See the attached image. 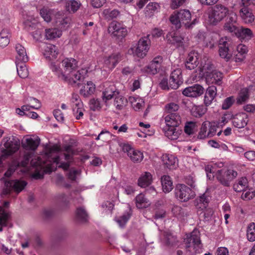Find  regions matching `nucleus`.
<instances>
[{
    "label": "nucleus",
    "mask_w": 255,
    "mask_h": 255,
    "mask_svg": "<svg viewBox=\"0 0 255 255\" xmlns=\"http://www.w3.org/2000/svg\"><path fill=\"white\" fill-rule=\"evenodd\" d=\"M72 150L70 146H66L62 150L59 146L54 144L46 146L45 153L37 159H32L29 165V160L32 152L27 151L24 155L23 160L17 163L14 161L5 172L4 176L10 177L17 169L20 168L23 173H30L32 178L39 179L43 178L44 173H50L56 169L57 167L64 170L69 167L68 161L70 159Z\"/></svg>",
    "instance_id": "nucleus-1"
},
{
    "label": "nucleus",
    "mask_w": 255,
    "mask_h": 255,
    "mask_svg": "<svg viewBox=\"0 0 255 255\" xmlns=\"http://www.w3.org/2000/svg\"><path fill=\"white\" fill-rule=\"evenodd\" d=\"M61 64V67L59 63L52 62L50 68L59 79L71 85H78L84 79V72L86 74L88 72L84 69L77 70L78 62L73 58H66Z\"/></svg>",
    "instance_id": "nucleus-2"
},
{
    "label": "nucleus",
    "mask_w": 255,
    "mask_h": 255,
    "mask_svg": "<svg viewBox=\"0 0 255 255\" xmlns=\"http://www.w3.org/2000/svg\"><path fill=\"white\" fill-rule=\"evenodd\" d=\"M224 163L221 161L211 163L205 167L207 177L212 179L214 177L223 185L229 186L230 182L237 177V172L233 170L223 167Z\"/></svg>",
    "instance_id": "nucleus-3"
},
{
    "label": "nucleus",
    "mask_w": 255,
    "mask_h": 255,
    "mask_svg": "<svg viewBox=\"0 0 255 255\" xmlns=\"http://www.w3.org/2000/svg\"><path fill=\"white\" fill-rule=\"evenodd\" d=\"M198 68L200 75L205 77L208 84H215L220 85L222 84L223 73L216 70L212 69L213 65L207 57L203 58Z\"/></svg>",
    "instance_id": "nucleus-4"
},
{
    "label": "nucleus",
    "mask_w": 255,
    "mask_h": 255,
    "mask_svg": "<svg viewBox=\"0 0 255 255\" xmlns=\"http://www.w3.org/2000/svg\"><path fill=\"white\" fill-rule=\"evenodd\" d=\"M165 126L163 130L165 135L171 140H176L182 133L179 127L181 124V117L177 113H170L165 118Z\"/></svg>",
    "instance_id": "nucleus-5"
},
{
    "label": "nucleus",
    "mask_w": 255,
    "mask_h": 255,
    "mask_svg": "<svg viewBox=\"0 0 255 255\" xmlns=\"http://www.w3.org/2000/svg\"><path fill=\"white\" fill-rule=\"evenodd\" d=\"M191 13L186 9L175 10L169 17L170 22L177 28H179L182 25H184L187 28H191L198 22L196 18L194 19L191 22Z\"/></svg>",
    "instance_id": "nucleus-6"
},
{
    "label": "nucleus",
    "mask_w": 255,
    "mask_h": 255,
    "mask_svg": "<svg viewBox=\"0 0 255 255\" xmlns=\"http://www.w3.org/2000/svg\"><path fill=\"white\" fill-rule=\"evenodd\" d=\"M185 249L187 255H194L201 250L200 233L197 230H194L184 240Z\"/></svg>",
    "instance_id": "nucleus-7"
},
{
    "label": "nucleus",
    "mask_w": 255,
    "mask_h": 255,
    "mask_svg": "<svg viewBox=\"0 0 255 255\" xmlns=\"http://www.w3.org/2000/svg\"><path fill=\"white\" fill-rule=\"evenodd\" d=\"M229 13L227 7L221 4H217L208 11V21L211 24L216 25L222 21Z\"/></svg>",
    "instance_id": "nucleus-8"
},
{
    "label": "nucleus",
    "mask_w": 255,
    "mask_h": 255,
    "mask_svg": "<svg viewBox=\"0 0 255 255\" xmlns=\"http://www.w3.org/2000/svg\"><path fill=\"white\" fill-rule=\"evenodd\" d=\"M150 40L149 35L141 37L134 46H132L128 50V53L132 54L139 58L144 57L150 46Z\"/></svg>",
    "instance_id": "nucleus-9"
},
{
    "label": "nucleus",
    "mask_w": 255,
    "mask_h": 255,
    "mask_svg": "<svg viewBox=\"0 0 255 255\" xmlns=\"http://www.w3.org/2000/svg\"><path fill=\"white\" fill-rule=\"evenodd\" d=\"M175 198L181 202H186L195 197V192L184 184H177L175 187Z\"/></svg>",
    "instance_id": "nucleus-10"
},
{
    "label": "nucleus",
    "mask_w": 255,
    "mask_h": 255,
    "mask_svg": "<svg viewBox=\"0 0 255 255\" xmlns=\"http://www.w3.org/2000/svg\"><path fill=\"white\" fill-rule=\"evenodd\" d=\"M232 41L227 37H222L219 41V53L220 56L227 61L229 60L233 56V53L230 48Z\"/></svg>",
    "instance_id": "nucleus-11"
},
{
    "label": "nucleus",
    "mask_w": 255,
    "mask_h": 255,
    "mask_svg": "<svg viewBox=\"0 0 255 255\" xmlns=\"http://www.w3.org/2000/svg\"><path fill=\"white\" fill-rule=\"evenodd\" d=\"M2 142L4 148L2 150L3 155H10L17 151L19 148V141L13 136L5 137Z\"/></svg>",
    "instance_id": "nucleus-12"
},
{
    "label": "nucleus",
    "mask_w": 255,
    "mask_h": 255,
    "mask_svg": "<svg viewBox=\"0 0 255 255\" xmlns=\"http://www.w3.org/2000/svg\"><path fill=\"white\" fill-rule=\"evenodd\" d=\"M162 62V57L157 56L153 59L148 65L143 67L141 69V71L145 74L154 75L157 73L160 69Z\"/></svg>",
    "instance_id": "nucleus-13"
},
{
    "label": "nucleus",
    "mask_w": 255,
    "mask_h": 255,
    "mask_svg": "<svg viewBox=\"0 0 255 255\" xmlns=\"http://www.w3.org/2000/svg\"><path fill=\"white\" fill-rule=\"evenodd\" d=\"M108 32L113 37L122 38L128 33L127 27L117 21L112 22L108 27Z\"/></svg>",
    "instance_id": "nucleus-14"
},
{
    "label": "nucleus",
    "mask_w": 255,
    "mask_h": 255,
    "mask_svg": "<svg viewBox=\"0 0 255 255\" xmlns=\"http://www.w3.org/2000/svg\"><path fill=\"white\" fill-rule=\"evenodd\" d=\"M27 185L26 182L21 180H14L11 181H5V189H4L3 193L4 194H9L11 190H14L16 193L21 192Z\"/></svg>",
    "instance_id": "nucleus-15"
},
{
    "label": "nucleus",
    "mask_w": 255,
    "mask_h": 255,
    "mask_svg": "<svg viewBox=\"0 0 255 255\" xmlns=\"http://www.w3.org/2000/svg\"><path fill=\"white\" fill-rule=\"evenodd\" d=\"M42 53L45 58L48 61L55 60L58 54V48L51 44L42 43L40 45Z\"/></svg>",
    "instance_id": "nucleus-16"
},
{
    "label": "nucleus",
    "mask_w": 255,
    "mask_h": 255,
    "mask_svg": "<svg viewBox=\"0 0 255 255\" xmlns=\"http://www.w3.org/2000/svg\"><path fill=\"white\" fill-rule=\"evenodd\" d=\"M123 149L134 163H139L143 159V153L141 151L134 149L128 144H124Z\"/></svg>",
    "instance_id": "nucleus-17"
},
{
    "label": "nucleus",
    "mask_w": 255,
    "mask_h": 255,
    "mask_svg": "<svg viewBox=\"0 0 255 255\" xmlns=\"http://www.w3.org/2000/svg\"><path fill=\"white\" fill-rule=\"evenodd\" d=\"M171 89H177L183 83L182 71L180 69H176L172 71L169 79Z\"/></svg>",
    "instance_id": "nucleus-18"
},
{
    "label": "nucleus",
    "mask_w": 255,
    "mask_h": 255,
    "mask_svg": "<svg viewBox=\"0 0 255 255\" xmlns=\"http://www.w3.org/2000/svg\"><path fill=\"white\" fill-rule=\"evenodd\" d=\"M199 57L200 55L198 52L195 51L190 52L188 54L185 62L186 68L189 70H192L195 68L198 65L199 66L201 62L200 61V63L199 62Z\"/></svg>",
    "instance_id": "nucleus-19"
},
{
    "label": "nucleus",
    "mask_w": 255,
    "mask_h": 255,
    "mask_svg": "<svg viewBox=\"0 0 255 255\" xmlns=\"http://www.w3.org/2000/svg\"><path fill=\"white\" fill-rule=\"evenodd\" d=\"M204 91V89L202 86L195 84L185 88L182 91V94L186 97L196 98L202 95Z\"/></svg>",
    "instance_id": "nucleus-20"
},
{
    "label": "nucleus",
    "mask_w": 255,
    "mask_h": 255,
    "mask_svg": "<svg viewBox=\"0 0 255 255\" xmlns=\"http://www.w3.org/2000/svg\"><path fill=\"white\" fill-rule=\"evenodd\" d=\"M121 60V55L119 53H114L109 56L103 58L104 66L110 70L113 69Z\"/></svg>",
    "instance_id": "nucleus-21"
},
{
    "label": "nucleus",
    "mask_w": 255,
    "mask_h": 255,
    "mask_svg": "<svg viewBox=\"0 0 255 255\" xmlns=\"http://www.w3.org/2000/svg\"><path fill=\"white\" fill-rule=\"evenodd\" d=\"M248 122V116L245 113H239L236 115L232 119L233 125L239 128L245 127Z\"/></svg>",
    "instance_id": "nucleus-22"
},
{
    "label": "nucleus",
    "mask_w": 255,
    "mask_h": 255,
    "mask_svg": "<svg viewBox=\"0 0 255 255\" xmlns=\"http://www.w3.org/2000/svg\"><path fill=\"white\" fill-rule=\"evenodd\" d=\"M9 203L4 201L0 205V225L3 226H8L9 225V220L10 219V214L8 211L4 208L8 206Z\"/></svg>",
    "instance_id": "nucleus-23"
},
{
    "label": "nucleus",
    "mask_w": 255,
    "mask_h": 255,
    "mask_svg": "<svg viewBox=\"0 0 255 255\" xmlns=\"http://www.w3.org/2000/svg\"><path fill=\"white\" fill-rule=\"evenodd\" d=\"M162 161L165 166L170 169H175L178 166L177 158L172 154L167 153L163 154Z\"/></svg>",
    "instance_id": "nucleus-24"
},
{
    "label": "nucleus",
    "mask_w": 255,
    "mask_h": 255,
    "mask_svg": "<svg viewBox=\"0 0 255 255\" xmlns=\"http://www.w3.org/2000/svg\"><path fill=\"white\" fill-rule=\"evenodd\" d=\"M239 15L246 24L252 23L255 20V15L249 7H242L239 11Z\"/></svg>",
    "instance_id": "nucleus-25"
},
{
    "label": "nucleus",
    "mask_w": 255,
    "mask_h": 255,
    "mask_svg": "<svg viewBox=\"0 0 255 255\" xmlns=\"http://www.w3.org/2000/svg\"><path fill=\"white\" fill-rule=\"evenodd\" d=\"M40 140L37 137H27L23 140L22 146L26 150L34 151L37 149Z\"/></svg>",
    "instance_id": "nucleus-26"
},
{
    "label": "nucleus",
    "mask_w": 255,
    "mask_h": 255,
    "mask_svg": "<svg viewBox=\"0 0 255 255\" xmlns=\"http://www.w3.org/2000/svg\"><path fill=\"white\" fill-rule=\"evenodd\" d=\"M217 95V88L215 86L209 87L206 91L204 103L206 107L210 105Z\"/></svg>",
    "instance_id": "nucleus-27"
},
{
    "label": "nucleus",
    "mask_w": 255,
    "mask_h": 255,
    "mask_svg": "<svg viewBox=\"0 0 255 255\" xmlns=\"http://www.w3.org/2000/svg\"><path fill=\"white\" fill-rule=\"evenodd\" d=\"M15 50L17 53L16 59L17 62H26L28 60L25 48L21 44L15 45Z\"/></svg>",
    "instance_id": "nucleus-28"
},
{
    "label": "nucleus",
    "mask_w": 255,
    "mask_h": 255,
    "mask_svg": "<svg viewBox=\"0 0 255 255\" xmlns=\"http://www.w3.org/2000/svg\"><path fill=\"white\" fill-rule=\"evenodd\" d=\"M96 90L95 85L92 81H87L80 90V94L85 97L93 94Z\"/></svg>",
    "instance_id": "nucleus-29"
},
{
    "label": "nucleus",
    "mask_w": 255,
    "mask_h": 255,
    "mask_svg": "<svg viewBox=\"0 0 255 255\" xmlns=\"http://www.w3.org/2000/svg\"><path fill=\"white\" fill-rule=\"evenodd\" d=\"M152 182V176L150 172H144L138 180V184L142 188L149 186Z\"/></svg>",
    "instance_id": "nucleus-30"
},
{
    "label": "nucleus",
    "mask_w": 255,
    "mask_h": 255,
    "mask_svg": "<svg viewBox=\"0 0 255 255\" xmlns=\"http://www.w3.org/2000/svg\"><path fill=\"white\" fill-rule=\"evenodd\" d=\"M235 34L238 37L243 39L249 40L253 37V33L250 29L243 27L237 28Z\"/></svg>",
    "instance_id": "nucleus-31"
},
{
    "label": "nucleus",
    "mask_w": 255,
    "mask_h": 255,
    "mask_svg": "<svg viewBox=\"0 0 255 255\" xmlns=\"http://www.w3.org/2000/svg\"><path fill=\"white\" fill-rule=\"evenodd\" d=\"M119 93V92L115 90V88L114 86H110L103 91L102 94L103 100L105 103H107L112 98H115Z\"/></svg>",
    "instance_id": "nucleus-32"
},
{
    "label": "nucleus",
    "mask_w": 255,
    "mask_h": 255,
    "mask_svg": "<svg viewBox=\"0 0 255 255\" xmlns=\"http://www.w3.org/2000/svg\"><path fill=\"white\" fill-rule=\"evenodd\" d=\"M161 182L162 190L164 193H169L173 189V182L170 176H163L161 178Z\"/></svg>",
    "instance_id": "nucleus-33"
},
{
    "label": "nucleus",
    "mask_w": 255,
    "mask_h": 255,
    "mask_svg": "<svg viewBox=\"0 0 255 255\" xmlns=\"http://www.w3.org/2000/svg\"><path fill=\"white\" fill-rule=\"evenodd\" d=\"M135 204L138 208L142 209L148 207L150 205V202L145 197L143 194L140 193L135 198Z\"/></svg>",
    "instance_id": "nucleus-34"
},
{
    "label": "nucleus",
    "mask_w": 255,
    "mask_h": 255,
    "mask_svg": "<svg viewBox=\"0 0 255 255\" xmlns=\"http://www.w3.org/2000/svg\"><path fill=\"white\" fill-rule=\"evenodd\" d=\"M166 39L169 42L176 44L177 46L182 45L183 40L182 37L174 31L169 32L166 35Z\"/></svg>",
    "instance_id": "nucleus-35"
},
{
    "label": "nucleus",
    "mask_w": 255,
    "mask_h": 255,
    "mask_svg": "<svg viewBox=\"0 0 255 255\" xmlns=\"http://www.w3.org/2000/svg\"><path fill=\"white\" fill-rule=\"evenodd\" d=\"M128 100L135 111L140 110L144 104L143 100L138 96H130Z\"/></svg>",
    "instance_id": "nucleus-36"
},
{
    "label": "nucleus",
    "mask_w": 255,
    "mask_h": 255,
    "mask_svg": "<svg viewBox=\"0 0 255 255\" xmlns=\"http://www.w3.org/2000/svg\"><path fill=\"white\" fill-rule=\"evenodd\" d=\"M251 88V87H249L241 90L237 98V102L238 104H243L249 99Z\"/></svg>",
    "instance_id": "nucleus-37"
},
{
    "label": "nucleus",
    "mask_w": 255,
    "mask_h": 255,
    "mask_svg": "<svg viewBox=\"0 0 255 255\" xmlns=\"http://www.w3.org/2000/svg\"><path fill=\"white\" fill-rule=\"evenodd\" d=\"M237 51L238 54L236 55V61L240 62L243 61L248 51L247 46L244 44H239L237 47Z\"/></svg>",
    "instance_id": "nucleus-38"
},
{
    "label": "nucleus",
    "mask_w": 255,
    "mask_h": 255,
    "mask_svg": "<svg viewBox=\"0 0 255 255\" xmlns=\"http://www.w3.org/2000/svg\"><path fill=\"white\" fill-rule=\"evenodd\" d=\"M160 5L157 2H149L145 8V14L148 17L152 16L154 13L157 12L160 9Z\"/></svg>",
    "instance_id": "nucleus-39"
},
{
    "label": "nucleus",
    "mask_w": 255,
    "mask_h": 255,
    "mask_svg": "<svg viewBox=\"0 0 255 255\" xmlns=\"http://www.w3.org/2000/svg\"><path fill=\"white\" fill-rule=\"evenodd\" d=\"M40 15L45 21L49 22L51 21L54 15V11L53 9L46 7H43L40 10Z\"/></svg>",
    "instance_id": "nucleus-40"
},
{
    "label": "nucleus",
    "mask_w": 255,
    "mask_h": 255,
    "mask_svg": "<svg viewBox=\"0 0 255 255\" xmlns=\"http://www.w3.org/2000/svg\"><path fill=\"white\" fill-rule=\"evenodd\" d=\"M210 198V197L208 195L207 192L204 193L199 196V198L197 199V207L201 209V210L206 209Z\"/></svg>",
    "instance_id": "nucleus-41"
},
{
    "label": "nucleus",
    "mask_w": 255,
    "mask_h": 255,
    "mask_svg": "<svg viewBox=\"0 0 255 255\" xmlns=\"http://www.w3.org/2000/svg\"><path fill=\"white\" fill-rule=\"evenodd\" d=\"M207 108L203 105H194L191 108V113L195 117H200L207 112Z\"/></svg>",
    "instance_id": "nucleus-42"
},
{
    "label": "nucleus",
    "mask_w": 255,
    "mask_h": 255,
    "mask_svg": "<svg viewBox=\"0 0 255 255\" xmlns=\"http://www.w3.org/2000/svg\"><path fill=\"white\" fill-rule=\"evenodd\" d=\"M10 41V34L7 29H2L0 32V47L6 46Z\"/></svg>",
    "instance_id": "nucleus-43"
},
{
    "label": "nucleus",
    "mask_w": 255,
    "mask_h": 255,
    "mask_svg": "<svg viewBox=\"0 0 255 255\" xmlns=\"http://www.w3.org/2000/svg\"><path fill=\"white\" fill-rule=\"evenodd\" d=\"M61 35V30H59L57 28H49L45 30V37L47 39L59 38Z\"/></svg>",
    "instance_id": "nucleus-44"
},
{
    "label": "nucleus",
    "mask_w": 255,
    "mask_h": 255,
    "mask_svg": "<svg viewBox=\"0 0 255 255\" xmlns=\"http://www.w3.org/2000/svg\"><path fill=\"white\" fill-rule=\"evenodd\" d=\"M16 62L17 72L19 76L22 78L27 77L28 75V71L26 65L24 63V62H22L21 63H19V62L17 61Z\"/></svg>",
    "instance_id": "nucleus-45"
},
{
    "label": "nucleus",
    "mask_w": 255,
    "mask_h": 255,
    "mask_svg": "<svg viewBox=\"0 0 255 255\" xmlns=\"http://www.w3.org/2000/svg\"><path fill=\"white\" fill-rule=\"evenodd\" d=\"M73 113L76 119L79 120L83 118L85 109L83 103L78 106H72Z\"/></svg>",
    "instance_id": "nucleus-46"
},
{
    "label": "nucleus",
    "mask_w": 255,
    "mask_h": 255,
    "mask_svg": "<svg viewBox=\"0 0 255 255\" xmlns=\"http://www.w3.org/2000/svg\"><path fill=\"white\" fill-rule=\"evenodd\" d=\"M127 102V99L119 93L115 98L114 104L117 109L121 110L126 106Z\"/></svg>",
    "instance_id": "nucleus-47"
},
{
    "label": "nucleus",
    "mask_w": 255,
    "mask_h": 255,
    "mask_svg": "<svg viewBox=\"0 0 255 255\" xmlns=\"http://www.w3.org/2000/svg\"><path fill=\"white\" fill-rule=\"evenodd\" d=\"M131 216V210L129 208L128 211L126 212L122 216L117 218L116 221L121 228L124 227L129 219Z\"/></svg>",
    "instance_id": "nucleus-48"
},
{
    "label": "nucleus",
    "mask_w": 255,
    "mask_h": 255,
    "mask_svg": "<svg viewBox=\"0 0 255 255\" xmlns=\"http://www.w3.org/2000/svg\"><path fill=\"white\" fill-rule=\"evenodd\" d=\"M247 179L246 177H242L234 185V189L236 192L244 191L247 187Z\"/></svg>",
    "instance_id": "nucleus-49"
},
{
    "label": "nucleus",
    "mask_w": 255,
    "mask_h": 255,
    "mask_svg": "<svg viewBox=\"0 0 255 255\" xmlns=\"http://www.w3.org/2000/svg\"><path fill=\"white\" fill-rule=\"evenodd\" d=\"M81 3L75 0H70L66 3V8L69 12H75L80 7Z\"/></svg>",
    "instance_id": "nucleus-50"
},
{
    "label": "nucleus",
    "mask_w": 255,
    "mask_h": 255,
    "mask_svg": "<svg viewBox=\"0 0 255 255\" xmlns=\"http://www.w3.org/2000/svg\"><path fill=\"white\" fill-rule=\"evenodd\" d=\"M30 101L32 102V101L35 102L36 104V105H23L21 107L22 110H24V113H26V112H28L30 109H39L41 107V104L40 103L39 101L34 98L30 97Z\"/></svg>",
    "instance_id": "nucleus-51"
},
{
    "label": "nucleus",
    "mask_w": 255,
    "mask_h": 255,
    "mask_svg": "<svg viewBox=\"0 0 255 255\" xmlns=\"http://www.w3.org/2000/svg\"><path fill=\"white\" fill-rule=\"evenodd\" d=\"M248 239L251 242L255 241V223H251L247 229V234Z\"/></svg>",
    "instance_id": "nucleus-52"
},
{
    "label": "nucleus",
    "mask_w": 255,
    "mask_h": 255,
    "mask_svg": "<svg viewBox=\"0 0 255 255\" xmlns=\"http://www.w3.org/2000/svg\"><path fill=\"white\" fill-rule=\"evenodd\" d=\"M89 106L91 110L99 111L102 108V104L100 100L94 98L90 101Z\"/></svg>",
    "instance_id": "nucleus-53"
},
{
    "label": "nucleus",
    "mask_w": 255,
    "mask_h": 255,
    "mask_svg": "<svg viewBox=\"0 0 255 255\" xmlns=\"http://www.w3.org/2000/svg\"><path fill=\"white\" fill-rule=\"evenodd\" d=\"M196 129V123L193 122H189L186 123L184 127V131L188 135L194 133Z\"/></svg>",
    "instance_id": "nucleus-54"
},
{
    "label": "nucleus",
    "mask_w": 255,
    "mask_h": 255,
    "mask_svg": "<svg viewBox=\"0 0 255 255\" xmlns=\"http://www.w3.org/2000/svg\"><path fill=\"white\" fill-rule=\"evenodd\" d=\"M76 216L81 221H86L88 217V214L83 207H80L77 209Z\"/></svg>",
    "instance_id": "nucleus-55"
},
{
    "label": "nucleus",
    "mask_w": 255,
    "mask_h": 255,
    "mask_svg": "<svg viewBox=\"0 0 255 255\" xmlns=\"http://www.w3.org/2000/svg\"><path fill=\"white\" fill-rule=\"evenodd\" d=\"M179 109V106L174 103H170L167 104L165 107V110L166 112L169 114L170 113H176Z\"/></svg>",
    "instance_id": "nucleus-56"
},
{
    "label": "nucleus",
    "mask_w": 255,
    "mask_h": 255,
    "mask_svg": "<svg viewBox=\"0 0 255 255\" xmlns=\"http://www.w3.org/2000/svg\"><path fill=\"white\" fill-rule=\"evenodd\" d=\"M242 195V198L244 200H250L255 196V190L252 189L243 191Z\"/></svg>",
    "instance_id": "nucleus-57"
},
{
    "label": "nucleus",
    "mask_w": 255,
    "mask_h": 255,
    "mask_svg": "<svg viewBox=\"0 0 255 255\" xmlns=\"http://www.w3.org/2000/svg\"><path fill=\"white\" fill-rule=\"evenodd\" d=\"M237 28L236 24L233 23L226 22L224 25V29L230 33H235Z\"/></svg>",
    "instance_id": "nucleus-58"
},
{
    "label": "nucleus",
    "mask_w": 255,
    "mask_h": 255,
    "mask_svg": "<svg viewBox=\"0 0 255 255\" xmlns=\"http://www.w3.org/2000/svg\"><path fill=\"white\" fill-rule=\"evenodd\" d=\"M235 102V99L234 97L231 96L227 98L223 102L222 104V109L224 110L228 109Z\"/></svg>",
    "instance_id": "nucleus-59"
},
{
    "label": "nucleus",
    "mask_w": 255,
    "mask_h": 255,
    "mask_svg": "<svg viewBox=\"0 0 255 255\" xmlns=\"http://www.w3.org/2000/svg\"><path fill=\"white\" fill-rule=\"evenodd\" d=\"M207 124L204 123L202 124L200 131L199 133L198 137L203 139L208 137V127Z\"/></svg>",
    "instance_id": "nucleus-60"
},
{
    "label": "nucleus",
    "mask_w": 255,
    "mask_h": 255,
    "mask_svg": "<svg viewBox=\"0 0 255 255\" xmlns=\"http://www.w3.org/2000/svg\"><path fill=\"white\" fill-rule=\"evenodd\" d=\"M173 214L179 219H181L184 215V212L182 208L178 206H174L172 210Z\"/></svg>",
    "instance_id": "nucleus-61"
},
{
    "label": "nucleus",
    "mask_w": 255,
    "mask_h": 255,
    "mask_svg": "<svg viewBox=\"0 0 255 255\" xmlns=\"http://www.w3.org/2000/svg\"><path fill=\"white\" fill-rule=\"evenodd\" d=\"M71 19L68 17L62 18L61 20H59L58 25L62 29H65L69 26Z\"/></svg>",
    "instance_id": "nucleus-62"
},
{
    "label": "nucleus",
    "mask_w": 255,
    "mask_h": 255,
    "mask_svg": "<svg viewBox=\"0 0 255 255\" xmlns=\"http://www.w3.org/2000/svg\"><path fill=\"white\" fill-rule=\"evenodd\" d=\"M80 174L79 170L72 168L70 169L68 173V178L72 181L76 180L77 176Z\"/></svg>",
    "instance_id": "nucleus-63"
},
{
    "label": "nucleus",
    "mask_w": 255,
    "mask_h": 255,
    "mask_svg": "<svg viewBox=\"0 0 255 255\" xmlns=\"http://www.w3.org/2000/svg\"><path fill=\"white\" fill-rule=\"evenodd\" d=\"M160 87L163 90H169L171 89L170 86V81L166 78H163L159 83Z\"/></svg>",
    "instance_id": "nucleus-64"
}]
</instances>
